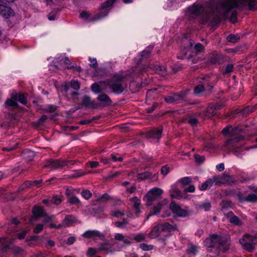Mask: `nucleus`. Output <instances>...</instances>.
Here are the masks:
<instances>
[{
	"label": "nucleus",
	"mask_w": 257,
	"mask_h": 257,
	"mask_svg": "<svg viewBox=\"0 0 257 257\" xmlns=\"http://www.w3.org/2000/svg\"><path fill=\"white\" fill-rule=\"evenodd\" d=\"M257 0H222L215 9L205 12L203 17L205 22L208 21L218 24L220 22V15L226 17L232 10L237 8L248 6L249 10H254Z\"/></svg>",
	"instance_id": "f257e3e1"
},
{
	"label": "nucleus",
	"mask_w": 257,
	"mask_h": 257,
	"mask_svg": "<svg viewBox=\"0 0 257 257\" xmlns=\"http://www.w3.org/2000/svg\"><path fill=\"white\" fill-rule=\"evenodd\" d=\"M204 243L210 257L218 256L220 251H226L229 246V241L225 236L214 234L206 238Z\"/></svg>",
	"instance_id": "f03ea898"
},
{
	"label": "nucleus",
	"mask_w": 257,
	"mask_h": 257,
	"mask_svg": "<svg viewBox=\"0 0 257 257\" xmlns=\"http://www.w3.org/2000/svg\"><path fill=\"white\" fill-rule=\"evenodd\" d=\"M127 75H114L108 81V86L112 91L116 94L122 93L127 88V84L124 83Z\"/></svg>",
	"instance_id": "7ed1b4c3"
},
{
	"label": "nucleus",
	"mask_w": 257,
	"mask_h": 257,
	"mask_svg": "<svg viewBox=\"0 0 257 257\" xmlns=\"http://www.w3.org/2000/svg\"><path fill=\"white\" fill-rule=\"evenodd\" d=\"M239 243L244 249L252 252L254 249V245L257 244V236L246 234L239 239Z\"/></svg>",
	"instance_id": "20e7f679"
},
{
	"label": "nucleus",
	"mask_w": 257,
	"mask_h": 257,
	"mask_svg": "<svg viewBox=\"0 0 257 257\" xmlns=\"http://www.w3.org/2000/svg\"><path fill=\"white\" fill-rule=\"evenodd\" d=\"M213 180L216 185L227 184L229 186H232L237 182L232 176L227 173H223L220 176H215L213 177Z\"/></svg>",
	"instance_id": "39448f33"
},
{
	"label": "nucleus",
	"mask_w": 257,
	"mask_h": 257,
	"mask_svg": "<svg viewBox=\"0 0 257 257\" xmlns=\"http://www.w3.org/2000/svg\"><path fill=\"white\" fill-rule=\"evenodd\" d=\"M67 163L68 161L65 160L50 159L46 160V164L43 166V168H49L52 170L60 169L67 166Z\"/></svg>",
	"instance_id": "423d86ee"
},
{
	"label": "nucleus",
	"mask_w": 257,
	"mask_h": 257,
	"mask_svg": "<svg viewBox=\"0 0 257 257\" xmlns=\"http://www.w3.org/2000/svg\"><path fill=\"white\" fill-rule=\"evenodd\" d=\"M170 209L174 214L178 216L185 217L189 215V212L188 210L181 208L180 206L177 204L175 201H172L169 205Z\"/></svg>",
	"instance_id": "0eeeda50"
},
{
	"label": "nucleus",
	"mask_w": 257,
	"mask_h": 257,
	"mask_svg": "<svg viewBox=\"0 0 257 257\" xmlns=\"http://www.w3.org/2000/svg\"><path fill=\"white\" fill-rule=\"evenodd\" d=\"M0 15L6 19L14 15L13 10L8 6L5 0H0Z\"/></svg>",
	"instance_id": "6e6552de"
},
{
	"label": "nucleus",
	"mask_w": 257,
	"mask_h": 257,
	"mask_svg": "<svg viewBox=\"0 0 257 257\" xmlns=\"http://www.w3.org/2000/svg\"><path fill=\"white\" fill-rule=\"evenodd\" d=\"M186 46L184 47V48L181 51V55L177 56V58L180 59H183L185 58H187V59H190L192 55L191 54H189L187 56V53L189 52L190 49L193 45L194 42L193 40L190 39L189 40H187Z\"/></svg>",
	"instance_id": "1a4fd4ad"
},
{
	"label": "nucleus",
	"mask_w": 257,
	"mask_h": 257,
	"mask_svg": "<svg viewBox=\"0 0 257 257\" xmlns=\"http://www.w3.org/2000/svg\"><path fill=\"white\" fill-rule=\"evenodd\" d=\"M33 216L30 220V222H32L33 220H37L39 218L42 217L44 215H46V212L44 208L42 206L35 205L32 209Z\"/></svg>",
	"instance_id": "9d476101"
},
{
	"label": "nucleus",
	"mask_w": 257,
	"mask_h": 257,
	"mask_svg": "<svg viewBox=\"0 0 257 257\" xmlns=\"http://www.w3.org/2000/svg\"><path fill=\"white\" fill-rule=\"evenodd\" d=\"M82 235L84 237L86 238H93V239H95L96 237H98L102 240H104L105 238V235L104 234L95 230L86 231Z\"/></svg>",
	"instance_id": "9b49d317"
},
{
	"label": "nucleus",
	"mask_w": 257,
	"mask_h": 257,
	"mask_svg": "<svg viewBox=\"0 0 257 257\" xmlns=\"http://www.w3.org/2000/svg\"><path fill=\"white\" fill-rule=\"evenodd\" d=\"M189 11L193 15L198 16L205 12L204 8L199 4H194L188 9Z\"/></svg>",
	"instance_id": "f8f14e48"
},
{
	"label": "nucleus",
	"mask_w": 257,
	"mask_h": 257,
	"mask_svg": "<svg viewBox=\"0 0 257 257\" xmlns=\"http://www.w3.org/2000/svg\"><path fill=\"white\" fill-rule=\"evenodd\" d=\"M150 67L156 73L162 76H164L167 74L166 68L164 66L159 64H151L150 65Z\"/></svg>",
	"instance_id": "ddd939ff"
},
{
	"label": "nucleus",
	"mask_w": 257,
	"mask_h": 257,
	"mask_svg": "<svg viewBox=\"0 0 257 257\" xmlns=\"http://www.w3.org/2000/svg\"><path fill=\"white\" fill-rule=\"evenodd\" d=\"M226 216L229 219V222L234 225L241 226L243 224L241 220L237 216L235 215L232 211L228 212Z\"/></svg>",
	"instance_id": "4468645a"
},
{
	"label": "nucleus",
	"mask_w": 257,
	"mask_h": 257,
	"mask_svg": "<svg viewBox=\"0 0 257 257\" xmlns=\"http://www.w3.org/2000/svg\"><path fill=\"white\" fill-rule=\"evenodd\" d=\"M82 106H84L86 107H91L92 108H96L97 104L95 103L93 101H91V98L88 95H85L82 98Z\"/></svg>",
	"instance_id": "2eb2a0df"
},
{
	"label": "nucleus",
	"mask_w": 257,
	"mask_h": 257,
	"mask_svg": "<svg viewBox=\"0 0 257 257\" xmlns=\"http://www.w3.org/2000/svg\"><path fill=\"white\" fill-rule=\"evenodd\" d=\"M97 99L102 103L103 106H108L112 103L111 99L105 93H101L99 95Z\"/></svg>",
	"instance_id": "dca6fc26"
},
{
	"label": "nucleus",
	"mask_w": 257,
	"mask_h": 257,
	"mask_svg": "<svg viewBox=\"0 0 257 257\" xmlns=\"http://www.w3.org/2000/svg\"><path fill=\"white\" fill-rule=\"evenodd\" d=\"M170 196L172 198H176L178 199H182L184 197L182 192L178 189L175 186H172L170 190Z\"/></svg>",
	"instance_id": "f3484780"
},
{
	"label": "nucleus",
	"mask_w": 257,
	"mask_h": 257,
	"mask_svg": "<svg viewBox=\"0 0 257 257\" xmlns=\"http://www.w3.org/2000/svg\"><path fill=\"white\" fill-rule=\"evenodd\" d=\"M178 230L176 224L172 225L169 222H165L161 225V231L162 232H171Z\"/></svg>",
	"instance_id": "a211bd4d"
},
{
	"label": "nucleus",
	"mask_w": 257,
	"mask_h": 257,
	"mask_svg": "<svg viewBox=\"0 0 257 257\" xmlns=\"http://www.w3.org/2000/svg\"><path fill=\"white\" fill-rule=\"evenodd\" d=\"M162 128H153L148 133V137L154 139H159L161 137Z\"/></svg>",
	"instance_id": "6ab92c4d"
},
{
	"label": "nucleus",
	"mask_w": 257,
	"mask_h": 257,
	"mask_svg": "<svg viewBox=\"0 0 257 257\" xmlns=\"http://www.w3.org/2000/svg\"><path fill=\"white\" fill-rule=\"evenodd\" d=\"M217 111L215 109V107L214 106L213 104H210L207 108L205 113L203 115L204 117H207L210 118L214 116Z\"/></svg>",
	"instance_id": "aec40b11"
},
{
	"label": "nucleus",
	"mask_w": 257,
	"mask_h": 257,
	"mask_svg": "<svg viewBox=\"0 0 257 257\" xmlns=\"http://www.w3.org/2000/svg\"><path fill=\"white\" fill-rule=\"evenodd\" d=\"M130 201L133 202V208L135 210V213L137 214L140 212L141 201L137 197H134L130 199Z\"/></svg>",
	"instance_id": "412c9836"
},
{
	"label": "nucleus",
	"mask_w": 257,
	"mask_h": 257,
	"mask_svg": "<svg viewBox=\"0 0 257 257\" xmlns=\"http://www.w3.org/2000/svg\"><path fill=\"white\" fill-rule=\"evenodd\" d=\"M22 157L27 161H31L35 157V153L30 150H24L22 153Z\"/></svg>",
	"instance_id": "4be33fe9"
},
{
	"label": "nucleus",
	"mask_w": 257,
	"mask_h": 257,
	"mask_svg": "<svg viewBox=\"0 0 257 257\" xmlns=\"http://www.w3.org/2000/svg\"><path fill=\"white\" fill-rule=\"evenodd\" d=\"M161 229L159 225H155L151 231L149 233L148 235L150 238H155L159 236Z\"/></svg>",
	"instance_id": "5701e85b"
},
{
	"label": "nucleus",
	"mask_w": 257,
	"mask_h": 257,
	"mask_svg": "<svg viewBox=\"0 0 257 257\" xmlns=\"http://www.w3.org/2000/svg\"><path fill=\"white\" fill-rule=\"evenodd\" d=\"M163 206V204L161 203H159L156 206H154L152 210L150 211V213H149L147 219H149V218L153 215H157L158 213H160L161 210L162 208V207Z\"/></svg>",
	"instance_id": "b1692460"
},
{
	"label": "nucleus",
	"mask_w": 257,
	"mask_h": 257,
	"mask_svg": "<svg viewBox=\"0 0 257 257\" xmlns=\"http://www.w3.org/2000/svg\"><path fill=\"white\" fill-rule=\"evenodd\" d=\"M153 47L150 46L147 48L146 49L144 50L140 53L141 60L147 59L150 57V54L153 50Z\"/></svg>",
	"instance_id": "393cba45"
},
{
	"label": "nucleus",
	"mask_w": 257,
	"mask_h": 257,
	"mask_svg": "<svg viewBox=\"0 0 257 257\" xmlns=\"http://www.w3.org/2000/svg\"><path fill=\"white\" fill-rule=\"evenodd\" d=\"M76 221V218L72 215H68L66 216L63 220L64 227H66L71 223H73Z\"/></svg>",
	"instance_id": "a878e982"
},
{
	"label": "nucleus",
	"mask_w": 257,
	"mask_h": 257,
	"mask_svg": "<svg viewBox=\"0 0 257 257\" xmlns=\"http://www.w3.org/2000/svg\"><path fill=\"white\" fill-rule=\"evenodd\" d=\"M157 197L155 196V195H153L151 193H149V192L146 194L145 197V199L146 202V205L148 206H150L152 205L153 202H154Z\"/></svg>",
	"instance_id": "bb28decb"
},
{
	"label": "nucleus",
	"mask_w": 257,
	"mask_h": 257,
	"mask_svg": "<svg viewBox=\"0 0 257 257\" xmlns=\"http://www.w3.org/2000/svg\"><path fill=\"white\" fill-rule=\"evenodd\" d=\"M104 250L107 253L108 252H112V250L111 249V246L110 245V244L108 242H104L103 243H101L99 244V247L98 248V251H102Z\"/></svg>",
	"instance_id": "cd10ccee"
},
{
	"label": "nucleus",
	"mask_w": 257,
	"mask_h": 257,
	"mask_svg": "<svg viewBox=\"0 0 257 257\" xmlns=\"http://www.w3.org/2000/svg\"><path fill=\"white\" fill-rule=\"evenodd\" d=\"M242 201H248L252 203L257 202V195L253 193L249 194L246 196L241 198Z\"/></svg>",
	"instance_id": "c85d7f7f"
},
{
	"label": "nucleus",
	"mask_w": 257,
	"mask_h": 257,
	"mask_svg": "<svg viewBox=\"0 0 257 257\" xmlns=\"http://www.w3.org/2000/svg\"><path fill=\"white\" fill-rule=\"evenodd\" d=\"M116 0H107L99 6L98 9L99 10H102L105 9H107L111 7L114 2H116Z\"/></svg>",
	"instance_id": "c756f323"
},
{
	"label": "nucleus",
	"mask_w": 257,
	"mask_h": 257,
	"mask_svg": "<svg viewBox=\"0 0 257 257\" xmlns=\"http://www.w3.org/2000/svg\"><path fill=\"white\" fill-rule=\"evenodd\" d=\"M244 139L243 136L241 135H238L236 137H235L233 139H229L227 141H226L225 143L226 145L228 144H231L232 146L234 145V144L236 143H238L242 140H243Z\"/></svg>",
	"instance_id": "7c9ffc66"
},
{
	"label": "nucleus",
	"mask_w": 257,
	"mask_h": 257,
	"mask_svg": "<svg viewBox=\"0 0 257 257\" xmlns=\"http://www.w3.org/2000/svg\"><path fill=\"white\" fill-rule=\"evenodd\" d=\"M213 178L207 179L204 183H203L201 186L199 187L200 190L204 191L207 189V188L213 184Z\"/></svg>",
	"instance_id": "2f4dec72"
},
{
	"label": "nucleus",
	"mask_w": 257,
	"mask_h": 257,
	"mask_svg": "<svg viewBox=\"0 0 257 257\" xmlns=\"http://www.w3.org/2000/svg\"><path fill=\"white\" fill-rule=\"evenodd\" d=\"M221 58V56L218 54H212L209 58V61L212 64H214L219 62Z\"/></svg>",
	"instance_id": "473e14b6"
},
{
	"label": "nucleus",
	"mask_w": 257,
	"mask_h": 257,
	"mask_svg": "<svg viewBox=\"0 0 257 257\" xmlns=\"http://www.w3.org/2000/svg\"><path fill=\"white\" fill-rule=\"evenodd\" d=\"M68 202L71 205H77L80 203V201L77 197L73 195L68 198Z\"/></svg>",
	"instance_id": "72a5a7b5"
},
{
	"label": "nucleus",
	"mask_w": 257,
	"mask_h": 257,
	"mask_svg": "<svg viewBox=\"0 0 257 257\" xmlns=\"http://www.w3.org/2000/svg\"><path fill=\"white\" fill-rule=\"evenodd\" d=\"M110 199V196L108 194L105 193L102 196L98 197L96 199V201L101 203H106Z\"/></svg>",
	"instance_id": "f704fd0d"
},
{
	"label": "nucleus",
	"mask_w": 257,
	"mask_h": 257,
	"mask_svg": "<svg viewBox=\"0 0 257 257\" xmlns=\"http://www.w3.org/2000/svg\"><path fill=\"white\" fill-rule=\"evenodd\" d=\"M243 131L241 126H235L234 128L231 129L230 134V136L233 137L236 135H238Z\"/></svg>",
	"instance_id": "c9c22d12"
},
{
	"label": "nucleus",
	"mask_w": 257,
	"mask_h": 257,
	"mask_svg": "<svg viewBox=\"0 0 257 257\" xmlns=\"http://www.w3.org/2000/svg\"><path fill=\"white\" fill-rule=\"evenodd\" d=\"M151 173L149 172H146L144 173H139L137 175V178L140 180H145L148 178H150Z\"/></svg>",
	"instance_id": "e433bc0d"
},
{
	"label": "nucleus",
	"mask_w": 257,
	"mask_h": 257,
	"mask_svg": "<svg viewBox=\"0 0 257 257\" xmlns=\"http://www.w3.org/2000/svg\"><path fill=\"white\" fill-rule=\"evenodd\" d=\"M192 182V179L189 177H185L181 178L179 180V182L183 186H185L189 185Z\"/></svg>",
	"instance_id": "4c0bfd02"
},
{
	"label": "nucleus",
	"mask_w": 257,
	"mask_h": 257,
	"mask_svg": "<svg viewBox=\"0 0 257 257\" xmlns=\"http://www.w3.org/2000/svg\"><path fill=\"white\" fill-rule=\"evenodd\" d=\"M149 193H151L152 195H155L158 197V196L161 195L163 193V190L158 188H154L151 189L148 192Z\"/></svg>",
	"instance_id": "58836bf2"
},
{
	"label": "nucleus",
	"mask_w": 257,
	"mask_h": 257,
	"mask_svg": "<svg viewBox=\"0 0 257 257\" xmlns=\"http://www.w3.org/2000/svg\"><path fill=\"white\" fill-rule=\"evenodd\" d=\"M64 61V65L66 66L68 69H72L74 67V65H71V63L68 57L62 58L60 62Z\"/></svg>",
	"instance_id": "ea45409f"
},
{
	"label": "nucleus",
	"mask_w": 257,
	"mask_h": 257,
	"mask_svg": "<svg viewBox=\"0 0 257 257\" xmlns=\"http://www.w3.org/2000/svg\"><path fill=\"white\" fill-rule=\"evenodd\" d=\"M239 39V38L237 36L234 34H230L226 38L228 42L233 43L237 42Z\"/></svg>",
	"instance_id": "a19ab883"
},
{
	"label": "nucleus",
	"mask_w": 257,
	"mask_h": 257,
	"mask_svg": "<svg viewBox=\"0 0 257 257\" xmlns=\"http://www.w3.org/2000/svg\"><path fill=\"white\" fill-rule=\"evenodd\" d=\"M98 252H99L98 251V249H97L94 248L89 247L88 249L86 254L88 257H93L95 254H96Z\"/></svg>",
	"instance_id": "79ce46f5"
},
{
	"label": "nucleus",
	"mask_w": 257,
	"mask_h": 257,
	"mask_svg": "<svg viewBox=\"0 0 257 257\" xmlns=\"http://www.w3.org/2000/svg\"><path fill=\"white\" fill-rule=\"evenodd\" d=\"M194 49L195 51V53L197 54L199 53L203 52L204 48L202 44L198 43L195 45Z\"/></svg>",
	"instance_id": "37998d69"
},
{
	"label": "nucleus",
	"mask_w": 257,
	"mask_h": 257,
	"mask_svg": "<svg viewBox=\"0 0 257 257\" xmlns=\"http://www.w3.org/2000/svg\"><path fill=\"white\" fill-rule=\"evenodd\" d=\"M91 90L96 94L100 93L101 89L98 84L95 83L91 85Z\"/></svg>",
	"instance_id": "c03bdc74"
},
{
	"label": "nucleus",
	"mask_w": 257,
	"mask_h": 257,
	"mask_svg": "<svg viewBox=\"0 0 257 257\" xmlns=\"http://www.w3.org/2000/svg\"><path fill=\"white\" fill-rule=\"evenodd\" d=\"M140 247L143 250L149 251L152 250L154 246L153 245H148L146 243H142L140 245Z\"/></svg>",
	"instance_id": "a18cd8bd"
},
{
	"label": "nucleus",
	"mask_w": 257,
	"mask_h": 257,
	"mask_svg": "<svg viewBox=\"0 0 257 257\" xmlns=\"http://www.w3.org/2000/svg\"><path fill=\"white\" fill-rule=\"evenodd\" d=\"M5 105L6 106H10L16 107L18 106V103L13 100L11 98H9L7 99V100L5 102Z\"/></svg>",
	"instance_id": "49530a36"
},
{
	"label": "nucleus",
	"mask_w": 257,
	"mask_h": 257,
	"mask_svg": "<svg viewBox=\"0 0 257 257\" xmlns=\"http://www.w3.org/2000/svg\"><path fill=\"white\" fill-rule=\"evenodd\" d=\"M174 94L177 101L178 102L184 99L186 95V93L184 92H181L179 93Z\"/></svg>",
	"instance_id": "de8ad7c7"
},
{
	"label": "nucleus",
	"mask_w": 257,
	"mask_h": 257,
	"mask_svg": "<svg viewBox=\"0 0 257 257\" xmlns=\"http://www.w3.org/2000/svg\"><path fill=\"white\" fill-rule=\"evenodd\" d=\"M47 118L48 117L47 115L44 114L42 115L41 117L36 121L35 123L38 125H41L47 119Z\"/></svg>",
	"instance_id": "09e8293b"
},
{
	"label": "nucleus",
	"mask_w": 257,
	"mask_h": 257,
	"mask_svg": "<svg viewBox=\"0 0 257 257\" xmlns=\"http://www.w3.org/2000/svg\"><path fill=\"white\" fill-rule=\"evenodd\" d=\"M146 239L145 236L143 233H139L136 234L134 237V239L137 242H142L143 241H145Z\"/></svg>",
	"instance_id": "8fccbe9b"
},
{
	"label": "nucleus",
	"mask_w": 257,
	"mask_h": 257,
	"mask_svg": "<svg viewBox=\"0 0 257 257\" xmlns=\"http://www.w3.org/2000/svg\"><path fill=\"white\" fill-rule=\"evenodd\" d=\"M110 215L115 217H119V216H123L124 215V213L123 211H111L110 212Z\"/></svg>",
	"instance_id": "3c124183"
},
{
	"label": "nucleus",
	"mask_w": 257,
	"mask_h": 257,
	"mask_svg": "<svg viewBox=\"0 0 257 257\" xmlns=\"http://www.w3.org/2000/svg\"><path fill=\"white\" fill-rule=\"evenodd\" d=\"M114 224L118 227L123 228L127 224V222L125 218H123L122 221H116Z\"/></svg>",
	"instance_id": "603ef678"
},
{
	"label": "nucleus",
	"mask_w": 257,
	"mask_h": 257,
	"mask_svg": "<svg viewBox=\"0 0 257 257\" xmlns=\"http://www.w3.org/2000/svg\"><path fill=\"white\" fill-rule=\"evenodd\" d=\"M81 195L86 199H90L92 196V193L87 190H85L82 191Z\"/></svg>",
	"instance_id": "864d4df0"
},
{
	"label": "nucleus",
	"mask_w": 257,
	"mask_h": 257,
	"mask_svg": "<svg viewBox=\"0 0 257 257\" xmlns=\"http://www.w3.org/2000/svg\"><path fill=\"white\" fill-rule=\"evenodd\" d=\"M18 101L23 104H26L27 102V98L23 94L19 93Z\"/></svg>",
	"instance_id": "5fc2aeb1"
},
{
	"label": "nucleus",
	"mask_w": 257,
	"mask_h": 257,
	"mask_svg": "<svg viewBox=\"0 0 257 257\" xmlns=\"http://www.w3.org/2000/svg\"><path fill=\"white\" fill-rule=\"evenodd\" d=\"M194 157L196 162L199 164L203 163L205 160V157L203 156L195 154Z\"/></svg>",
	"instance_id": "6e6d98bb"
},
{
	"label": "nucleus",
	"mask_w": 257,
	"mask_h": 257,
	"mask_svg": "<svg viewBox=\"0 0 257 257\" xmlns=\"http://www.w3.org/2000/svg\"><path fill=\"white\" fill-rule=\"evenodd\" d=\"M61 59H60V58H55L54 61H53V63L54 64H55L56 65H55V66L58 68L59 66H61V67H64L65 66L64 65V61H62V62H60V60Z\"/></svg>",
	"instance_id": "4d7b16f0"
},
{
	"label": "nucleus",
	"mask_w": 257,
	"mask_h": 257,
	"mask_svg": "<svg viewBox=\"0 0 257 257\" xmlns=\"http://www.w3.org/2000/svg\"><path fill=\"white\" fill-rule=\"evenodd\" d=\"M201 209H203L205 211H208L211 208V204L209 202H206L199 205Z\"/></svg>",
	"instance_id": "13d9d810"
},
{
	"label": "nucleus",
	"mask_w": 257,
	"mask_h": 257,
	"mask_svg": "<svg viewBox=\"0 0 257 257\" xmlns=\"http://www.w3.org/2000/svg\"><path fill=\"white\" fill-rule=\"evenodd\" d=\"M165 100L166 102L170 103H172L174 102H177V100L176 99V97L175 96V94L173 96H169L165 98Z\"/></svg>",
	"instance_id": "bf43d9fd"
},
{
	"label": "nucleus",
	"mask_w": 257,
	"mask_h": 257,
	"mask_svg": "<svg viewBox=\"0 0 257 257\" xmlns=\"http://www.w3.org/2000/svg\"><path fill=\"white\" fill-rule=\"evenodd\" d=\"M204 90V86L202 85H198L194 88V92L195 94H198Z\"/></svg>",
	"instance_id": "052dcab7"
},
{
	"label": "nucleus",
	"mask_w": 257,
	"mask_h": 257,
	"mask_svg": "<svg viewBox=\"0 0 257 257\" xmlns=\"http://www.w3.org/2000/svg\"><path fill=\"white\" fill-rule=\"evenodd\" d=\"M43 217V222L44 223L52 221L53 219V216H49L46 213V215L42 216Z\"/></svg>",
	"instance_id": "680f3d73"
},
{
	"label": "nucleus",
	"mask_w": 257,
	"mask_h": 257,
	"mask_svg": "<svg viewBox=\"0 0 257 257\" xmlns=\"http://www.w3.org/2000/svg\"><path fill=\"white\" fill-rule=\"evenodd\" d=\"M51 201L54 204L58 205L61 204L62 202V200L60 198L58 197L57 196H53Z\"/></svg>",
	"instance_id": "e2e57ef3"
},
{
	"label": "nucleus",
	"mask_w": 257,
	"mask_h": 257,
	"mask_svg": "<svg viewBox=\"0 0 257 257\" xmlns=\"http://www.w3.org/2000/svg\"><path fill=\"white\" fill-rule=\"evenodd\" d=\"M237 20V12L236 11H233L230 17V21L232 23H235Z\"/></svg>",
	"instance_id": "0e129e2a"
},
{
	"label": "nucleus",
	"mask_w": 257,
	"mask_h": 257,
	"mask_svg": "<svg viewBox=\"0 0 257 257\" xmlns=\"http://www.w3.org/2000/svg\"><path fill=\"white\" fill-rule=\"evenodd\" d=\"M12 251L15 254H17L22 251V249L18 246H14L11 248Z\"/></svg>",
	"instance_id": "69168bd1"
},
{
	"label": "nucleus",
	"mask_w": 257,
	"mask_h": 257,
	"mask_svg": "<svg viewBox=\"0 0 257 257\" xmlns=\"http://www.w3.org/2000/svg\"><path fill=\"white\" fill-rule=\"evenodd\" d=\"M132 238L128 236H124V239H122L121 241H123L124 245H128L131 244L132 242Z\"/></svg>",
	"instance_id": "338daca9"
},
{
	"label": "nucleus",
	"mask_w": 257,
	"mask_h": 257,
	"mask_svg": "<svg viewBox=\"0 0 257 257\" xmlns=\"http://www.w3.org/2000/svg\"><path fill=\"white\" fill-rule=\"evenodd\" d=\"M71 86L74 89L76 90L80 88V84L77 81H72L71 83Z\"/></svg>",
	"instance_id": "774afa93"
}]
</instances>
